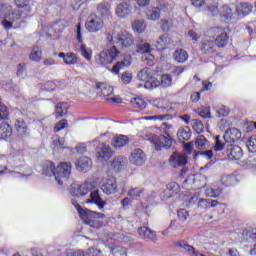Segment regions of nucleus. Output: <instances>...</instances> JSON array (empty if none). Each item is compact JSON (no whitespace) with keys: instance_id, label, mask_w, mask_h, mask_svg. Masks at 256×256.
I'll return each mask as SVG.
<instances>
[{"instance_id":"obj_31","label":"nucleus","mask_w":256,"mask_h":256,"mask_svg":"<svg viewBox=\"0 0 256 256\" xmlns=\"http://www.w3.org/2000/svg\"><path fill=\"white\" fill-rule=\"evenodd\" d=\"M217 205H219L217 200L200 199L198 201L197 207L198 209H211V207H217Z\"/></svg>"},{"instance_id":"obj_52","label":"nucleus","mask_w":256,"mask_h":256,"mask_svg":"<svg viewBox=\"0 0 256 256\" xmlns=\"http://www.w3.org/2000/svg\"><path fill=\"white\" fill-rule=\"evenodd\" d=\"M145 121H169L171 119V115H155V116H147L144 117Z\"/></svg>"},{"instance_id":"obj_19","label":"nucleus","mask_w":256,"mask_h":256,"mask_svg":"<svg viewBox=\"0 0 256 256\" xmlns=\"http://www.w3.org/2000/svg\"><path fill=\"white\" fill-rule=\"evenodd\" d=\"M200 51L204 55H213V53H217V45L213 40L204 39L201 41Z\"/></svg>"},{"instance_id":"obj_28","label":"nucleus","mask_w":256,"mask_h":256,"mask_svg":"<svg viewBox=\"0 0 256 256\" xmlns=\"http://www.w3.org/2000/svg\"><path fill=\"white\" fill-rule=\"evenodd\" d=\"M43 56V50L41 49V46L35 45L33 46L29 59L30 61H34L35 63H39L41 61V57Z\"/></svg>"},{"instance_id":"obj_53","label":"nucleus","mask_w":256,"mask_h":256,"mask_svg":"<svg viewBox=\"0 0 256 256\" xmlns=\"http://www.w3.org/2000/svg\"><path fill=\"white\" fill-rule=\"evenodd\" d=\"M144 192L145 190L143 188H131L128 191V197H131L132 199H139Z\"/></svg>"},{"instance_id":"obj_27","label":"nucleus","mask_w":256,"mask_h":256,"mask_svg":"<svg viewBox=\"0 0 256 256\" xmlns=\"http://www.w3.org/2000/svg\"><path fill=\"white\" fill-rule=\"evenodd\" d=\"M127 143H129V137L121 134L115 136L112 140V146H114L115 149H121V147H125Z\"/></svg>"},{"instance_id":"obj_23","label":"nucleus","mask_w":256,"mask_h":256,"mask_svg":"<svg viewBox=\"0 0 256 256\" xmlns=\"http://www.w3.org/2000/svg\"><path fill=\"white\" fill-rule=\"evenodd\" d=\"M53 55H58L60 59H63L65 65H77V62L79 61L75 53L60 52L57 54V52H54Z\"/></svg>"},{"instance_id":"obj_3","label":"nucleus","mask_w":256,"mask_h":256,"mask_svg":"<svg viewBox=\"0 0 256 256\" xmlns=\"http://www.w3.org/2000/svg\"><path fill=\"white\" fill-rule=\"evenodd\" d=\"M104 217L105 214L97 213L89 209L80 211V218L82 219V221H84L86 225L92 227V229H101V227H103V222L101 221V219H104Z\"/></svg>"},{"instance_id":"obj_54","label":"nucleus","mask_w":256,"mask_h":256,"mask_svg":"<svg viewBox=\"0 0 256 256\" xmlns=\"http://www.w3.org/2000/svg\"><path fill=\"white\" fill-rule=\"evenodd\" d=\"M198 157H202V159H207L209 161V159L213 158V150H206V151L195 153L194 154L195 161H197Z\"/></svg>"},{"instance_id":"obj_44","label":"nucleus","mask_w":256,"mask_h":256,"mask_svg":"<svg viewBox=\"0 0 256 256\" xmlns=\"http://www.w3.org/2000/svg\"><path fill=\"white\" fill-rule=\"evenodd\" d=\"M70 256H103V253L97 249L90 248L85 252H74Z\"/></svg>"},{"instance_id":"obj_40","label":"nucleus","mask_w":256,"mask_h":256,"mask_svg":"<svg viewBox=\"0 0 256 256\" xmlns=\"http://www.w3.org/2000/svg\"><path fill=\"white\" fill-rule=\"evenodd\" d=\"M125 163H127V158L119 156L113 159L111 167L114 171H121V168L125 166Z\"/></svg>"},{"instance_id":"obj_21","label":"nucleus","mask_w":256,"mask_h":256,"mask_svg":"<svg viewBox=\"0 0 256 256\" xmlns=\"http://www.w3.org/2000/svg\"><path fill=\"white\" fill-rule=\"evenodd\" d=\"M242 133L237 128L228 129L224 135L223 139L226 143H235V141H239L241 139Z\"/></svg>"},{"instance_id":"obj_29","label":"nucleus","mask_w":256,"mask_h":256,"mask_svg":"<svg viewBox=\"0 0 256 256\" xmlns=\"http://www.w3.org/2000/svg\"><path fill=\"white\" fill-rule=\"evenodd\" d=\"M227 145H229V143L225 142V139L221 138V136L217 135L214 137V151H222L223 155L225 153V147H227Z\"/></svg>"},{"instance_id":"obj_39","label":"nucleus","mask_w":256,"mask_h":256,"mask_svg":"<svg viewBox=\"0 0 256 256\" xmlns=\"http://www.w3.org/2000/svg\"><path fill=\"white\" fill-rule=\"evenodd\" d=\"M69 106L65 102H60L56 105V119H59V117H65L67 115Z\"/></svg>"},{"instance_id":"obj_13","label":"nucleus","mask_w":256,"mask_h":256,"mask_svg":"<svg viewBox=\"0 0 256 256\" xmlns=\"http://www.w3.org/2000/svg\"><path fill=\"white\" fill-rule=\"evenodd\" d=\"M129 160L132 165H136V167H141V165H144L145 161H147V156L142 149L135 148L134 150H132Z\"/></svg>"},{"instance_id":"obj_47","label":"nucleus","mask_w":256,"mask_h":256,"mask_svg":"<svg viewBox=\"0 0 256 256\" xmlns=\"http://www.w3.org/2000/svg\"><path fill=\"white\" fill-rule=\"evenodd\" d=\"M190 125H192L194 131L198 133V135L205 131V125H203V122L201 120L193 119L191 120Z\"/></svg>"},{"instance_id":"obj_64","label":"nucleus","mask_w":256,"mask_h":256,"mask_svg":"<svg viewBox=\"0 0 256 256\" xmlns=\"http://www.w3.org/2000/svg\"><path fill=\"white\" fill-rule=\"evenodd\" d=\"M216 115L217 117H227V115H229V108L221 106L220 108H218Z\"/></svg>"},{"instance_id":"obj_43","label":"nucleus","mask_w":256,"mask_h":256,"mask_svg":"<svg viewBox=\"0 0 256 256\" xmlns=\"http://www.w3.org/2000/svg\"><path fill=\"white\" fill-rule=\"evenodd\" d=\"M207 185V178L205 175L197 174L196 179L194 181V187L193 189H203Z\"/></svg>"},{"instance_id":"obj_7","label":"nucleus","mask_w":256,"mask_h":256,"mask_svg":"<svg viewBox=\"0 0 256 256\" xmlns=\"http://www.w3.org/2000/svg\"><path fill=\"white\" fill-rule=\"evenodd\" d=\"M223 155L231 161H239L243 158V149L240 146L229 143L225 146Z\"/></svg>"},{"instance_id":"obj_26","label":"nucleus","mask_w":256,"mask_h":256,"mask_svg":"<svg viewBox=\"0 0 256 256\" xmlns=\"http://www.w3.org/2000/svg\"><path fill=\"white\" fill-rule=\"evenodd\" d=\"M13 135V128H11V125L2 122L0 124V139H10Z\"/></svg>"},{"instance_id":"obj_35","label":"nucleus","mask_w":256,"mask_h":256,"mask_svg":"<svg viewBox=\"0 0 256 256\" xmlns=\"http://www.w3.org/2000/svg\"><path fill=\"white\" fill-rule=\"evenodd\" d=\"M214 43L216 47L219 48L227 47V43H229V36H227V32H222L220 35H218Z\"/></svg>"},{"instance_id":"obj_4","label":"nucleus","mask_w":256,"mask_h":256,"mask_svg":"<svg viewBox=\"0 0 256 256\" xmlns=\"http://www.w3.org/2000/svg\"><path fill=\"white\" fill-rule=\"evenodd\" d=\"M117 57H119V50H117V47L112 46L110 49L102 50L96 54L94 56V61L95 64L100 67H107V65H111Z\"/></svg>"},{"instance_id":"obj_56","label":"nucleus","mask_w":256,"mask_h":256,"mask_svg":"<svg viewBox=\"0 0 256 256\" xmlns=\"http://www.w3.org/2000/svg\"><path fill=\"white\" fill-rule=\"evenodd\" d=\"M173 83V78L169 74H164L161 76V87H171Z\"/></svg>"},{"instance_id":"obj_48","label":"nucleus","mask_w":256,"mask_h":256,"mask_svg":"<svg viewBox=\"0 0 256 256\" xmlns=\"http://www.w3.org/2000/svg\"><path fill=\"white\" fill-rule=\"evenodd\" d=\"M131 105L135 109L143 111V109L147 107V102H145V100H143L142 98H134L131 100Z\"/></svg>"},{"instance_id":"obj_14","label":"nucleus","mask_w":256,"mask_h":256,"mask_svg":"<svg viewBox=\"0 0 256 256\" xmlns=\"http://www.w3.org/2000/svg\"><path fill=\"white\" fill-rule=\"evenodd\" d=\"M2 14L4 15L5 19L10 20L12 23L19 21V19L22 17L21 11L13 10V7H11L9 4L2 6Z\"/></svg>"},{"instance_id":"obj_42","label":"nucleus","mask_w":256,"mask_h":256,"mask_svg":"<svg viewBox=\"0 0 256 256\" xmlns=\"http://www.w3.org/2000/svg\"><path fill=\"white\" fill-rule=\"evenodd\" d=\"M195 147L196 149L200 150L209 149V141H207V138H205V136L200 135L196 138Z\"/></svg>"},{"instance_id":"obj_61","label":"nucleus","mask_w":256,"mask_h":256,"mask_svg":"<svg viewBox=\"0 0 256 256\" xmlns=\"http://www.w3.org/2000/svg\"><path fill=\"white\" fill-rule=\"evenodd\" d=\"M198 115L203 119H210L211 118V109L209 107H202L199 110Z\"/></svg>"},{"instance_id":"obj_17","label":"nucleus","mask_w":256,"mask_h":256,"mask_svg":"<svg viewBox=\"0 0 256 256\" xmlns=\"http://www.w3.org/2000/svg\"><path fill=\"white\" fill-rule=\"evenodd\" d=\"M131 63H133V57L127 54L123 57L122 61H118L116 65L112 67L111 73L119 75V71H121V69H125V67H131Z\"/></svg>"},{"instance_id":"obj_5","label":"nucleus","mask_w":256,"mask_h":256,"mask_svg":"<svg viewBox=\"0 0 256 256\" xmlns=\"http://www.w3.org/2000/svg\"><path fill=\"white\" fill-rule=\"evenodd\" d=\"M54 177L58 185H64L66 181H69V177H71V163L61 162L58 164Z\"/></svg>"},{"instance_id":"obj_36","label":"nucleus","mask_w":256,"mask_h":256,"mask_svg":"<svg viewBox=\"0 0 256 256\" xmlns=\"http://www.w3.org/2000/svg\"><path fill=\"white\" fill-rule=\"evenodd\" d=\"M236 11L238 15H243V16L249 15V13L253 11V5L249 3H241L236 7Z\"/></svg>"},{"instance_id":"obj_1","label":"nucleus","mask_w":256,"mask_h":256,"mask_svg":"<svg viewBox=\"0 0 256 256\" xmlns=\"http://www.w3.org/2000/svg\"><path fill=\"white\" fill-rule=\"evenodd\" d=\"M88 193H90L89 199L86 202L95 203L100 211H103L107 202L101 199V194L99 190L95 189L93 182H84L82 184L74 182L70 185V194L72 197H85Z\"/></svg>"},{"instance_id":"obj_33","label":"nucleus","mask_w":256,"mask_h":256,"mask_svg":"<svg viewBox=\"0 0 256 256\" xmlns=\"http://www.w3.org/2000/svg\"><path fill=\"white\" fill-rule=\"evenodd\" d=\"M181 191V187L177 182H171L167 185L165 193H169L168 196H166V199H170V197H173V195H177V193Z\"/></svg>"},{"instance_id":"obj_34","label":"nucleus","mask_w":256,"mask_h":256,"mask_svg":"<svg viewBox=\"0 0 256 256\" xmlns=\"http://www.w3.org/2000/svg\"><path fill=\"white\" fill-rule=\"evenodd\" d=\"M173 57L177 63H185V61L189 59V54L187 53V51L183 49H178V50H175Z\"/></svg>"},{"instance_id":"obj_46","label":"nucleus","mask_w":256,"mask_h":256,"mask_svg":"<svg viewBox=\"0 0 256 256\" xmlns=\"http://www.w3.org/2000/svg\"><path fill=\"white\" fill-rule=\"evenodd\" d=\"M132 28L136 33H143L147 28V25L145 24V20H135L132 23Z\"/></svg>"},{"instance_id":"obj_8","label":"nucleus","mask_w":256,"mask_h":256,"mask_svg":"<svg viewBox=\"0 0 256 256\" xmlns=\"http://www.w3.org/2000/svg\"><path fill=\"white\" fill-rule=\"evenodd\" d=\"M104 22L97 14L90 15L85 23V27L89 33H99L103 29Z\"/></svg>"},{"instance_id":"obj_2","label":"nucleus","mask_w":256,"mask_h":256,"mask_svg":"<svg viewBox=\"0 0 256 256\" xmlns=\"http://www.w3.org/2000/svg\"><path fill=\"white\" fill-rule=\"evenodd\" d=\"M105 39L110 45H119L122 49H127L133 45V35L127 31L118 32L115 29H110L105 33Z\"/></svg>"},{"instance_id":"obj_55","label":"nucleus","mask_w":256,"mask_h":256,"mask_svg":"<svg viewBox=\"0 0 256 256\" xmlns=\"http://www.w3.org/2000/svg\"><path fill=\"white\" fill-rule=\"evenodd\" d=\"M110 253H112L113 256H127V249L121 246H116L110 248Z\"/></svg>"},{"instance_id":"obj_49","label":"nucleus","mask_w":256,"mask_h":256,"mask_svg":"<svg viewBox=\"0 0 256 256\" xmlns=\"http://www.w3.org/2000/svg\"><path fill=\"white\" fill-rule=\"evenodd\" d=\"M153 51V48H151V44L145 42L141 44H137V53H142L145 55H149Z\"/></svg>"},{"instance_id":"obj_9","label":"nucleus","mask_w":256,"mask_h":256,"mask_svg":"<svg viewBox=\"0 0 256 256\" xmlns=\"http://www.w3.org/2000/svg\"><path fill=\"white\" fill-rule=\"evenodd\" d=\"M132 5H135V0H124L123 2H120L115 8V13L117 17H119L120 19H125V17H129L133 9Z\"/></svg>"},{"instance_id":"obj_22","label":"nucleus","mask_w":256,"mask_h":256,"mask_svg":"<svg viewBox=\"0 0 256 256\" xmlns=\"http://www.w3.org/2000/svg\"><path fill=\"white\" fill-rule=\"evenodd\" d=\"M138 234L142 239H145V241H152V243H157V234L149 229L148 227H140L138 228Z\"/></svg>"},{"instance_id":"obj_63","label":"nucleus","mask_w":256,"mask_h":256,"mask_svg":"<svg viewBox=\"0 0 256 256\" xmlns=\"http://www.w3.org/2000/svg\"><path fill=\"white\" fill-rule=\"evenodd\" d=\"M87 0H70V5L73 11H79L83 3H86Z\"/></svg>"},{"instance_id":"obj_37","label":"nucleus","mask_w":256,"mask_h":256,"mask_svg":"<svg viewBox=\"0 0 256 256\" xmlns=\"http://www.w3.org/2000/svg\"><path fill=\"white\" fill-rule=\"evenodd\" d=\"M221 183L224 187H231L237 183V177L234 174H225L221 178Z\"/></svg>"},{"instance_id":"obj_6","label":"nucleus","mask_w":256,"mask_h":256,"mask_svg":"<svg viewBox=\"0 0 256 256\" xmlns=\"http://www.w3.org/2000/svg\"><path fill=\"white\" fill-rule=\"evenodd\" d=\"M151 143L154 145L156 151H161V149H169L173 145V140L169 134L165 135H153L150 138Z\"/></svg>"},{"instance_id":"obj_20","label":"nucleus","mask_w":256,"mask_h":256,"mask_svg":"<svg viewBox=\"0 0 256 256\" xmlns=\"http://www.w3.org/2000/svg\"><path fill=\"white\" fill-rule=\"evenodd\" d=\"M14 127L19 137H29V135L31 134L27 122H25V120L23 119H16Z\"/></svg>"},{"instance_id":"obj_50","label":"nucleus","mask_w":256,"mask_h":256,"mask_svg":"<svg viewBox=\"0 0 256 256\" xmlns=\"http://www.w3.org/2000/svg\"><path fill=\"white\" fill-rule=\"evenodd\" d=\"M219 13L224 19H231V17H233V10L228 5H223L220 8Z\"/></svg>"},{"instance_id":"obj_62","label":"nucleus","mask_w":256,"mask_h":256,"mask_svg":"<svg viewBox=\"0 0 256 256\" xmlns=\"http://www.w3.org/2000/svg\"><path fill=\"white\" fill-rule=\"evenodd\" d=\"M149 103L156 109H165V101H163V99L150 100Z\"/></svg>"},{"instance_id":"obj_12","label":"nucleus","mask_w":256,"mask_h":256,"mask_svg":"<svg viewBox=\"0 0 256 256\" xmlns=\"http://www.w3.org/2000/svg\"><path fill=\"white\" fill-rule=\"evenodd\" d=\"M113 157V149H111V146L101 143L98 145L96 149V158L98 161L103 163V161H109Z\"/></svg>"},{"instance_id":"obj_60","label":"nucleus","mask_w":256,"mask_h":256,"mask_svg":"<svg viewBox=\"0 0 256 256\" xmlns=\"http://www.w3.org/2000/svg\"><path fill=\"white\" fill-rule=\"evenodd\" d=\"M16 75L17 77H21V79L27 75V68L25 64H18Z\"/></svg>"},{"instance_id":"obj_32","label":"nucleus","mask_w":256,"mask_h":256,"mask_svg":"<svg viewBox=\"0 0 256 256\" xmlns=\"http://www.w3.org/2000/svg\"><path fill=\"white\" fill-rule=\"evenodd\" d=\"M222 189L219 188V186H217L216 184H213L212 186L208 187L205 190V195L206 197H212L213 199L219 197V195H221L222 193Z\"/></svg>"},{"instance_id":"obj_59","label":"nucleus","mask_w":256,"mask_h":256,"mask_svg":"<svg viewBox=\"0 0 256 256\" xmlns=\"http://www.w3.org/2000/svg\"><path fill=\"white\" fill-rule=\"evenodd\" d=\"M121 81H122V83H124V85H129V83H131V81H133V74L129 71L122 73Z\"/></svg>"},{"instance_id":"obj_10","label":"nucleus","mask_w":256,"mask_h":256,"mask_svg":"<svg viewBox=\"0 0 256 256\" xmlns=\"http://www.w3.org/2000/svg\"><path fill=\"white\" fill-rule=\"evenodd\" d=\"M96 89L101 91L102 97L106 101H110V103H122L121 98H109L111 95H113V88L111 85L105 83V82H99L96 84Z\"/></svg>"},{"instance_id":"obj_15","label":"nucleus","mask_w":256,"mask_h":256,"mask_svg":"<svg viewBox=\"0 0 256 256\" xmlns=\"http://www.w3.org/2000/svg\"><path fill=\"white\" fill-rule=\"evenodd\" d=\"M102 193L105 195H115L117 193V180L115 178H107L101 185Z\"/></svg>"},{"instance_id":"obj_38","label":"nucleus","mask_w":256,"mask_h":256,"mask_svg":"<svg viewBox=\"0 0 256 256\" xmlns=\"http://www.w3.org/2000/svg\"><path fill=\"white\" fill-rule=\"evenodd\" d=\"M153 76L151 74V69L145 67L142 70H140L137 74L138 81H144V83H147L149 79H151Z\"/></svg>"},{"instance_id":"obj_51","label":"nucleus","mask_w":256,"mask_h":256,"mask_svg":"<svg viewBox=\"0 0 256 256\" xmlns=\"http://www.w3.org/2000/svg\"><path fill=\"white\" fill-rule=\"evenodd\" d=\"M161 85V81L157 80L156 78H153V76L144 84L145 89H157Z\"/></svg>"},{"instance_id":"obj_16","label":"nucleus","mask_w":256,"mask_h":256,"mask_svg":"<svg viewBox=\"0 0 256 256\" xmlns=\"http://www.w3.org/2000/svg\"><path fill=\"white\" fill-rule=\"evenodd\" d=\"M75 167L80 173H87L93 167V161L87 156H82L76 161Z\"/></svg>"},{"instance_id":"obj_11","label":"nucleus","mask_w":256,"mask_h":256,"mask_svg":"<svg viewBox=\"0 0 256 256\" xmlns=\"http://www.w3.org/2000/svg\"><path fill=\"white\" fill-rule=\"evenodd\" d=\"M111 0H104L97 4L96 6V15L103 21L109 19L112 15L111 11Z\"/></svg>"},{"instance_id":"obj_57","label":"nucleus","mask_w":256,"mask_h":256,"mask_svg":"<svg viewBox=\"0 0 256 256\" xmlns=\"http://www.w3.org/2000/svg\"><path fill=\"white\" fill-rule=\"evenodd\" d=\"M66 127H69V123L66 119H62L54 126V132L59 133V131H63Z\"/></svg>"},{"instance_id":"obj_41","label":"nucleus","mask_w":256,"mask_h":256,"mask_svg":"<svg viewBox=\"0 0 256 256\" xmlns=\"http://www.w3.org/2000/svg\"><path fill=\"white\" fill-rule=\"evenodd\" d=\"M146 16L149 21H157L161 17V8L153 7L147 11Z\"/></svg>"},{"instance_id":"obj_24","label":"nucleus","mask_w":256,"mask_h":256,"mask_svg":"<svg viewBox=\"0 0 256 256\" xmlns=\"http://www.w3.org/2000/svg\"><path fill=\"white\" fill-rule=\"evenodd\" d=\"M177 137L181 143L189 141V139H191V128H189V126L180 127L177 132Z\"/></svg>"},{"instance_id":"obj_45","label":"nucleus","mask_w":256,"mask_h":256,"mask_svg":"<svg viewBox=\"0 0 256 256\" xmlns=\"http://www.w3.org/2000/svg\"><path fill=\"white\" fill-rule=\"evenodd\" d=\"M79 51L86 61H91V57L93 56V50L91 48L85 44H81Z\"/></svg>"},{"instance_id":"obj_25","label":"nucleus","mask_w":256,"mask_h":256,"mask_svg":"<svg viewBox=\"0 0 256 256\" xmlns=\"http://www.w3.org/2000/svg\"><path fill=\"white\" fill-rule=\"evenodd\" d=\"M169 45H171V38H169L167 35H162L156 41L155 47L158 51H165Z\"/></svg>"},{"instance_id":"obj_58","label":"nucleus","mask_w":256,"mask_h":256,"mask_svg":"<svg viewBox=\"0 0 256 256\" xmlns=\"http://www.w3.org/2000/svg\"><path fill=\"white\" fill-rule=\"evenodd\" d=\"M247 148L250 151V153H255L256 151V135H253L250 137V139L247 141Z\"/></svg>"},{"instance_id":"obj_30","label":"nucleus","mask_w":256,"mask_h":256,"mask_svg":"<svg viewBox=\"0 0 256 256\" xmlns=\"http://www.w3.org/2000/svg\"><path fill=\"white\" fill-rule=\"evenodd\" d=\"M57 167H55V163L51 161H46L43 164V174L46 175L47 177H55V172H56Z\"/></svg>"},{"instance_id":"obj_18","label":"nucleus","mask_w":256,"mask_h":256,"mask_svg":"<svg viewBox=\"0 0 256 256\" xmlns=\"http://www.w3.org/2000/svg\"><path fill=\"white\" fill-rule=\"evenodd\" d=\"M189 162V158L185 154L175 152L170 157V165L174 168L185 167V164Z\"/></svg>"}]
</instances>
